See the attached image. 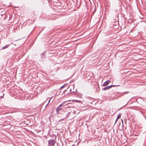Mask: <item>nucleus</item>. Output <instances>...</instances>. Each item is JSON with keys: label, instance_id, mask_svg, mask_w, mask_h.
I'll return each instance as SVG.
<instances>
[{"label": "nucleus", "instance_id": "nucleus-1", "mask_svg": "<svg viewBox=\"0 0 146 146\" xmlns=\"http://www.w3.org/2000/svg\"><path fill=\"white\" fill-rule=\"evenodd\" d=\"M65 102H63L61 104H60L58 107L56 109V111L57 113H59V112L61 111V110L64 107L63 105L65 103Z\"/></svg>", "mask_w": 146, "mask_h": 146}, {"label": "nucleus", "instance_id": "nucleus-2", "mask_svg": "<svg viewBox=\"0 0 146 146\" xmlns=\"http://www.w3.org/2000/svg\"><path fill=\"white\" fill-rule=\"evenodd\" d=\"M56 143V141L55 140L51 139L48 141V146H54Z\"/></svg>", "mask_w": 146, "mask_h": 146}, {"label": "nucleus", "instance_id": "nucleus-3", "mask_svg": "<svg viewBox=\"0 0 146 146\" xmlns=\"http://www.w3.org/2000/svg\"><path fill=\"white\" fill-rule=\"evenodd\" d=\"M74 114L73 113H71L70 112H69L68 113L66 117V118H68L70 116V118L71 119H72V118H73L74 117V116H72V115H73Z\"/></svg>", "mask_w": 146, "mask_h": 146}, {"label": "nucleus", "instance_id": "nucleus-4", "mask_svg": "<svg viewBox=\"0 0 146 146\" xmlns=\"http://www.w3.org/2000/svg\"><path fill=\"white\" fill-rule=\"evenodd\" d=\"M116 86V85H111L110 86H107L105 88H103L102 89V90H109L110 89L112 86Z\"/></svg>", "mask_w": 146, "mask_h": 146}, {"label": "nucleus", "instance_id": "nucleus-5", "mask_svg": "<svg viewBox=\"0 0 146 146\" xmlns=\"http://www.w3.org/2000/svg\"><path fill=\"white\" fill-rule=\"evenodd\" d=\"M110 82V81L108 80L104 82L103 84V85L104 86H106Z\"/></svg>", "mask_w": 146, "mask_h": 146}, {"label": "nucleus", "instance_id": "nucleus-6", "mask_svg": "<svg viewBox=\"0 0 146 146\" xmlns=\"http://www.w3.org/2000/svg\"><path fill=\"white\" fill-rule=\"evenodd\" d=\"M10 45V44H7L5 46H4L2 48V49L4 50L5 48H8L9 47V46Z\"/></svg>", "mask_w": 146, "mask_h": 146}, {"label": "nucleus", "instance_id": "nucleus-7", "mask_svg": "<svg viewBox=\"0 0 146 146\" xmlns=\"http://www.w3.org/2000/svg\"><path fill=\"white\" fill-rule=\"evenodd\" d=\"M121 116V114H119L117 115V119H118L119 118H120Z\"/></svg>", "mask_w": 146, "mask_h": 146}, {"label": "nucleus", "instance_id": "nucleus-8", "mask_svg": "<svg viewBox=\"0 0 146 146\" xmlns=\"http://www.w3.org/2000/svg\"><path fill=\"white\" fill-rule=\"evenodd\" d=\"M52 98V97L50 99V100H49L48 101V104L46 105V106H45V108H46L47 106H48V104H49V102H50V100H51Z\"/></svg>", "mask_w": 146, "mask_h": 146}, {"label": "nucleus", "instance_id": "nucleus-9", "mask_svg": "<svg viewBox=\"0 0 146 146\" xmlns=\"http://www.w3.org/2000/svg\"><path fill=\"white\" fill-rule=\"evenodd\" d=\"M67 84L66 83L63 86L60 88V89L63 88L65 86V85Z\"/></svg>", "mask_w": 146, "mask_h": 146}, {"label": "nucleus", "instance_id": "nucleus-10", "mask_svg": "<svg viewBox=\"0 0 146 146\" xmlns=\"http://www.w3.org/2000/svg\"><path fill=\"white\" fill-rule=\"evenodd\" d=\"M61 120H64V119H61L59 121H60Z\"/></svg>", "mask_w": 146, "mask_h": 146}, {"label": "nucleus", "instance_id": "nucleus-11", "mask_svg": "<svg viewBox=\"0 0 146 146\" xmlns=\"http://www.w3.org/2000/svg\"><path fill=\"white\" fill-rule=\"evenodd\" d=\"M117 120H118V119H116V121H115V123L117 121Z\"/></svg>", "mask_w": 146, "mask_h": 146}, {"label": "nucleus", "instance_id": "nucleus-12", "mask_svg": "<svg viewBox=\"0 0 146 146\" xmlns=\"http://www.w3.org/2000/svg\"><path fill=\"white\" fill-rule=\"evenodd\" d=\"M117 120H118V119H116V121H115V123L117 121Z\"/></svg>", "mask_w": 146, "mask_h": 146}, {"label": "nucleus", "instance_id": "nucleus-13", "mask_svg": "<svg viewBox=\"0 0 146 146\" xmlns=\"http://www.w3.org/2000/svg\"><path fill=\"white\" fill-rule=\"evenodd\" d=\"M117 120H118V119H116V121H115V123L117 121Z\"/></svg>", "mask_w": 146, "mask_h": 146}, {"label": "nucleus", "instance_id": "nucleus-14", "mask_svg": "<svg viewBox=\"0 0 146 146\" xmlns=\"http://www.w3.org/2000/svg\"><path fill=\"white\" fill-rule=\"evenodd\" d=\"M44 53H43L41 55H42Z\"/></svg>", "mask_w": 146, "mask_h": 146}, {"label": "nucleus", "instance_id": "nucleus-15", "mask_svg": "<svg viewBox=\"0 0 146 146\" xmlns=\"http://www.w3.org/2000/svg\"><path fill=\"white\" fill-rule=\"evenodd\" d=\"M71 89H70V91L71 92Z\"/></svg>", "mask_w": 146, "mask_h": 146}, {"label": "nucleus", "instance_id": "nucleus-16", "mask_svg": "<svg viewBox=\"0 0 146 146\" xmlns=\"http://www.w3.org/2000/svg\"><path fill=\"white\" fill-rule=\"evenodd\" d=\"M53 100H52V102H53Z\"/></svg>", "mask_w": 146, "mask_h": 146}, {"label": "nucleus", "instance_id": "nucleus-17", "mask_svg": "<svg viewBox=\"0 0 146 146\" xmlns=\"http://www.w3.org/2000/svg\"><path fill=\"white\" fill-rule=\"evenodd\" d=\"M11 44H13V43H11Z\"/></svg>", "mask_w": 146, "mask_h": 146}, {"label": "nucleus", "instance_id": "nucleus-18", "mask_svg": "<svg viewBox=\"0 0 146 146\" xmlns=\"http://www.w3.org/2000/svg\"><path fill=\"white\" fill-rule=\"evenodd\" d=\"M119 86V85L117 86Z\"/></svg>", "mask_w": 146, "mask_h": 146}]
</instances>
